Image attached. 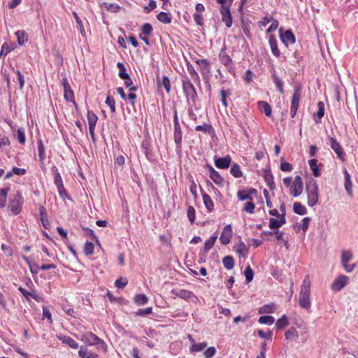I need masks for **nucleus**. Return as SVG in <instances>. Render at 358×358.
Masks as SVG:
<instances>
[{
    "instance_id": "1",
    "label": "nucleus",
    "mask_w": 358,
    "mask_h": 358,
    "mask_svg": "<svg viewBox=\"0 0 358 358\" xmlns=\"http://www.w3.org/2000/svg\"><path fill=\"white\" fill-rule=\"evenodd\" d=\"M310 280L308 275H306L301 286L299 295V304L301 308L309 310L311 307L310 301Z\"/></svg>"
},
{
    "instance_id": "2",
    "label": "nucleus",
    "mask_w": 358,
    "mask_h": 358,
    "mask_svg": "<svg viewBox=\"0 0 358 358\" xmlns=\"http://www.w3.org/2000/svg\"><path fill=\"white\" fill-rule=\"evenodd\" d=\"M306 191L308 196V205L310 207L315 206L318 203L319 186L317 181L310 178L306 183Z\"/></svg>"
},
{
    "instance_id": "3",
    "label": "nucleus",
    "mask_w": 358,
    "mask_h": 358,
    "mask_svg": "<svg viewBox=\"0 0 358 358\" xmlns=\"http://www.w3.org/2000/svg\"><path fill=\"white\" fill-rule=\"evenodd\" d=\"M182 90L187 99V103H192L195 106L198 95L194 85L188 77H184L182 80Z\"/></svg>"
},
{
    "instance_id": "4",
    "label": "nucleus",
    "mask_w": 358,
    "mask_h": 358,
    "mask_svg": "<svg viewBox=\"0 0 358 358\" xmlns=\"http://www.w3.org/2000/svg\"><path fill=\"white\" fill-rule=\"evenodd\" d=\"M82 341L88 345H99L100 348L103 351L107 350V345L106 343L96 334L88 332L85 334L82 337Z\"/></svg>"
},
{
    "instance_id": "5",
    "label": "nucleus",
    "mask_w": 358,
    "mask_h": 358,
    "mask_svg": "<svg viewBox=\"0 0 358 358\" xmlns=\"http://www.w3.org/2000/svg\"><path fill=\"white\" fill-rule=\"evenodd\" d=\"M301 96V87L295 85L291 101L290 116L294 118L296 114Z\"/></svg>"
},
{
    "instance_id": "6",
    "label": "nucleus",
    "mask_w": 358,
    "mask_h": 358,
    "mask_svg": "<svg viewBox=\"0 0 358 358\" xmlns=\"http://www.w3.org/2000/svg\"><path fill=\"white\" fill-rule=\"evenodd\" d=\"M22 203L23 198L20 193H17L10 199L8 208L11 211L13 215H17L20 214L22 210Z\"/></svg>"
},
{
    "instance_id": "7",
    "label": "nucleus",
    "mask_w": 358,
    "mask_h": 358,
    "mask_svg": "<svg viewBox=\"0 0 358 358\" xmlns=\"http://www.w3.org/2000/svg\"><path fill=\"white\" fill-rule=\"evenodd\" d=\"M352 259V253L350 250H344L341 252V264L348 273H351L355 268V264H349Z\"/></svg>"
},
{
    "instance_id": "8",
    "label": "nucleus",
    "mask_w": 358,
    "mask_h": 358,
    "mask_svg": "<svg viewBox=\"0 0 358 358\" xmlns=\"http://www.w3.org/2000/svg\"><path fill=\"white\" fill-rule=\"evenodd\" d=\"M329 145L331 146V149L336 152L338 159L342 161H344L345 153L340 145V143L331 136L328 137Z\"/></svg>"
},
{
    "instance_id": "9",
    "label": "nucleus",
    "mask_w": 358,
    "mask_h": 358,
    "mask_svg": "<svg viewBox=\"0 0 358 358\" xmlns=\"http://www.w3.org/2000/svg\"><path fill=\"white\" fill-rule=\"evenodd\" d=\"M171 292L175 296L186 301H191L192 302H196L198 301V298L194 293L187 289H173Z\"/></svg>"
},
{
    "instance_id": "10",
    "label": "nucleus",
    "mask_w": 358,
    "mask_h": 358,
    "mask_svg": "<svg viewBox=\"0 0 358 358\" xmlns=\"http://www.w3.org/2000/svg\"><path fill=\"white\" fill-rule=\"evenodd\" d=\"M62 85L63 86L64 99L67 101L72 102L76 104L73 91L72 90L66 78H62Z\"/></svg>"
},
{
    "instance_id": "11",
    "label": "nucleus",
    "mask_w": 358,
    "mask_h": 358,
    "mask_svg": "<svg viewBox=\"0 0 358 358\" xmlns=\"http://www.w3.org/2000/svg\"><path fill=\"white\" fill-rule=\"evenodd\" d=\"M291 194L294 197L299 196L303 191V182L301 176H296L290 188Z\"/></svg>"
},
{
    "instance_id": "12",
    "label": "nucleus",
    "mask_w": 358,
    "mask_h": 358,
    "mask_svg": "<svg viewBox=\"0 0 358 358\" xmlns=\"http://www.w3.org/2000/svg\"><path fill=\"white\" fill-rule=\"evenodd\" d=\"M233 231L231 224L226 225L222 231L220 241L222 245L228 244L232 238Z\"/></svg>"
},
{
    "instance_id": "13",
    "label": "nucleus",
    "mask_w": 358,
    "mask_h": 358,
    "mask_svg": "<svg viewBox=\"0 0 358 358\" xmlns=\"http://www.w3.org/2000/svg\"><path fill=\"white\" fill-rule=\"evenodd\" d=\"M348 280L349 278L348 276L340 275L334 280L331 289L335 292L340 291L348 284Z\"/></svg>"
},
{
    "instance_id": "14",
    "label": "nucleus",
    "mask_w": 358,
    "mask_h": 358,
    "mask_svg": "<svg viewBox=\"0 0 358 358\" xmlns=\"http://www.w3.org/2000/svg\"><path fill=\"white\" fill-rule=\"evenodd\" d=\"M231 162V158L229 155H227L224 157H214V163L217 168L220 169H227L229 167Z\"/></svg>"
},
{
    "instance_id": "15",
    "label": "nucleus",
    "mask_w": 358,
    "mask_h": 358,
    "mask_svg": "<svg viewBox=\"0 0 358 358\" xmlns=\"http://www.w3.org/2000/svg\"><path fill=\"white\" fill-rule=\"evenodd\" d=\"M220 13L222 15V20L225 23L227 27H231L232 25V17L229 8L224 5L221 6Z\"/></svg>"
},
{
    "instance_id": "16",
    "label": "nucleus",
    "mask_w": 358,
    "mask_h": 358,
    "mask_svg": "<svg viewBox=\"0 0 358 358\" xmlns=\"http://www.w3.org/2000/svg\"><path fill=\"white\" fill-rule=\"evenodd\" d=\"M57 338L62 341V343L67 345L73 349H78L79 347L78 343L70 336L61 334L57 335Z\"/></svg>"
},
{
    "instance_id": "17",
    "label": "nucleus",
    "mask_w": 358,
    "mask_h": 358,
    "mask_svg": "<svg viewBox=\"0 0 358 358\" xmlns=\"http://www.w3.org/2000/svg\"><path fill=\"white\" fill-rule=\"evenodd\" d=\"M280 39L287 47L289 44H294L296 41L295 36L291 30H287L283 34H281Z\"/></svg>"
},
{
    "instance_id": "18",
    "label": "nucleus",
    "mask_w": 358,
    "mask_h": 358,
    "mask_svg": "<svg viewBox=\"0 0 358 358\" xmlns=\"http://www.w3.org/2000/svg\"><path fill=\"white\" fill-rule=\"evenodd\" d=\"M209 176L210 179L217 185L223 186L224 179L221 175L215 171L213 167L209 166Z\"/></svg>"
},
{
    "instance_id": "19",
    "label": "nucleus",
    "mask_w": 358,
    "mask_h": 358,
    "mask_svg": "<svg viewBox=\"0 0 358 358\" xmlns=\"http://www.w3.org/2000/svg\"><path fill=\"white\" fill-rule=\"evenodd\" d=\"M174 141L176 144V148L178 150L181 149L182 146V131L180 124L177 126H174Z\"/></svg>"
},
{
    "instance_id": "20",
    "label": "nucleus",
    "mask_w": 358,
    "mask_h": 358,
    "mask_svg": "<svg viewBox=\"0 0 358 358\" xmlns=\"http://www.w3.org/2000/svg\"><path fill=\"white\" fill-rule=\"evenodd\" d=\"M196 63L200 67V71L203 76H205L210 71V63L208 59H196Z\"/></svg>"
},
{
    "instance_id": "21",
    "label": "nucleus",
    "mask_w": 358,
    "mask_h": 358,
    "mask_svg": "<svg viewBox=\"0 0 358 358\" xmlns=\"http://www.w3.org/2000/svg\"><path fill=\"white\" fill-rule=\"evenodd\" d=\"M18 290L25 297L27 301H29V296L37 302L41 301V297L35 291L29 292L22 287H19Z\"/></svg>"
},
{
    "instance_id": "22",
    "label": "nucleus",
    "mask_w": 358,
    "mask_h": 358,
    "mask_svg": "<svg viewBox=\"0 0 358 358\" xmlns=\"http://www.w3.org/2000/svg\"><path fill=\"white\" fill-rule=\"evenodd\" d=\"M279 219L275 218H270L269 220V228L271 229H278L280 227L286 223L285 217L282 216H280Z\"/></svg>"
},
{
    "instance_id": "23",
    "label": "nucleus",
    "mask_w": 358,
    "mask_h": 358,
    "mask_svg": "<svg viewBox=\"0 0 358 358\" xmlns=\"http://www.w3.org/2000/svg\"><path fill=\"white\" fill-rule=\"evenodd\" d=\"M268 43L273 55L278 57L280 55V51L278 48V42L274 36H270Z\"/></svg>"
},
{
    "instance_id": "24",
    "label": "nucleus",
    "mask_w": 358,
    "mask_h": 358,
    "mask_svg": "<svg viewBox=\"0 0 358 358\" xmlns=\"http://www.w3.org/2000/svg\"><path fill=\"white\" fill-rule=\"evenodd\" d=\"M343 174H344V177H345V182H344L345 189L348 194L351 196L352 194V181L350 180V176L349 173L348 172V171L346 170V169H344Z\"/></svg>"
},
{
    "instance_id": "25",
    "label": "nucleus",
    "mask_w": 358,
    "mask_h": 358,
    "mask_svg": "<svg viewBox=\"0 0 358 358\" xmlns=\"http://www.w3.org/2000/svg\"><path fill=\"white\" fill-rule=\"evenodd\" d=\"M217 238V234H213L208 240L204 243L203 251L205 254L208 253L209 250L213 247Z\"/></svg>"
},
{
    "instance_id": "26",
    "label": "nucleus",
    "mask_w": 358,
    "mask_h": 358,
    "mask_svg": "<svg viewBox=\"0 0 358 358\" xmlns=\"http://www.w3.org/2000/svg\"><path fill=\"white\" fill-rule=\"evenodd\" d=\"M78 356L80 358H99L97 354L88 350L86 348L80 347L78 351Z\"/></svg>"
},
{
    "instance_id": "27",
    "label": "nucleus",
    "mask_w": 358,
    "mask_h": 358,
    "mask_svg": "<svg viewBox=\"0 0 358 358\" xmlns=\"http://www.w3.org/2000/svg\"><path fill=\"white\" fill-rule=\"evenodd\" d=\"M272 78L273 83L280 94L284 93V82L283 80L276 74L275 71L272 73Z\"/></svg>"
},
{
    "instance_id": "28",
    "label": "nucleus",
    "mask_w": 358,
    "mask_h": 358,
    "mask_svg": "<svg viewBox=\"0 0 358 358\" xmlns=\"http://www.w3.org/2000/svg\"><path fill=\"white\" fill-rule=\"evenodd\" d=\"M158 87H164L167 93H169L171 89L170 80L166 76H163L162 78H158Z\"/></svg>"
},
{
    "instance_id": "29",
    "label": "nucleus",
    "mask_w": 358,
    "mask_h": 358,
    "mask_svg": "<svg viewBox=\"0 0 358 358\" xmlns=\"http://www.w3.org/2000/svg\"><path fill=\"white\" fill-rule=\"evenodd\" d=\"M142 149L146 158L150 162L154 161L153 154L150 149V143L148 141H143Z\"/></svg>"
},
{
    "instance_id": "30",
    "label": "nucleus",
    "mask_w": 358,
    "mask_h": 358,
    "mask_svg": "<svg viewBox=\"0 0 358 358\" xmlns=\"http://www.w3.org/2000/svg\"><path fill=\"white\" fill-rule=\"evenodd\" d=\"M308 164L311 171H313V176L315 177H319L321 175V171L317 166V160L315 159H312L308 161Z\"/></svg>"
},
{
    "instance_id": "31",
    "label": "nucleus",
    "mask_w": 358,
    "mask_h": 358,
    "mask_svg": "<svg viewBox=\"0 0 358 358\" xmlns=\"http://www.w3.org/2000/svg\"><path fill=\"white\" fill-rule=\"evenodd\" d=\"M276 310V305L275 303L266 304L259 309V314L273 313Z\"/></svg>"
},
{
    "instance_id": "32",
    "label": "nucleus",
    "mask_w": 358,
    "mask_h": 358,
    "mask_svg": "<svg viewBox=\"0 0 358 358\" xmlns=\"http://www.w3.org/2000/svg\"><path fill=\"white\" fill-rule=\"evenodd\" d=\"M203 202L208 210V212H212L214 209V203L210 196L207 194H203L202 195Z\"/></svg>"
},
{
    "instance_id": "33",
    "label": "nucleus",
    "mask_w": 358,
    "mask_h": 358,
    "mask_svg": "<svg viewBox=\"0 0 358 358\" xmlns=\"http://www.w3.org/2000/svg\"><path fill=\"white\" fill-rule=\"evenodd\" d=\"M258 105L262 112L264 113L265 115L270 117L272 113L271 106L264 101H260L258 102Z\"/></svg>"
},
{
    "instance_id": "34",
    "label": "nucleus",
    "mask_w": 358,
    "mask_h": 358,
    "mask_svg": "<svg viewBox=\"0 0 358 358\" xmlns=\"http://www.w3.org/2000/svg\"><path fill=\"white\" fill-rule=\"evenodd\" d=\"M37 148H38L39 161L41 162H43L46 156H45V147H44V145H43L41 139H38L37 141Z\"/></svg>"
},
{
    "instance_id": "35",
    "label": "nucleus",
    "mask_w": 358,
    "mask_h": 358,
    "mask_svg": "<svg viewBox=\"0 0 358 358\" xmlns=\"http://www.w3.org/2000/svg\"><path fill=\"white\" fill-rule=\"evenodd\" d=\"M195 130L197 131H203L206 134H211L214 133V129L212 125L204 123L202 125H197L195 127Z\"/></svg>"
},
{
    "instance_id": "36",
    "label": "nucleus",
    "mask_w": 358,
    "mask_h": 358,
    "mask_svg": "<svg viewBox=\"0 0 358 358\" xmlns=\"http://www.w3.org/2000/svg\"><path fill=\"white\" fill-rule=\"evenodd\" d=\"M188 104V115L189 118L194 121H196L197 119L196 115L194 113V110H197L200 109V106L195 103V106L192 105V103H189Z\"/></svg>"
},
{
    "instance_id": "37",
    "label": "nucleus",
    "mask_w": 358,
    "mask_h": 358,
    "mask_svg": "<svg viewBox=\"0 0 358 358\" xmlns=\"http://www.w3.org/2000/svg\"><path fill=\"white\" fill-rule=\"evenodd\" d=\"M157 19L164 24H170L172 21L171 15L165 12H160L157 15Z\"/></svg>"
},
{
    "instance_id": "38",
    "label": "nucleus",
    "mask_w": 358,
    "mask_h": 358,
    "mask_svg": "<svg viewBox=\"0 0 358 358\" xmlns=\"http://www.w3.org/2000/svg\"><path fill=\"white\" fill-rule=\"evenodd\" d=\"M293 210L296 214L304 215L307 213L306 208L300 202H294L293 205Z\"/></svg>"
},
{
    "instance_id": "39",
    "label": "nucleus",
    "mask_w": 358,
    "mask_h": 358,
    "mask_svg": "<svg viewBox=\"0 0 358 358\" xmlns=\"http://www.w3.org/2000/svg\"><path fill=\"white\" fill-rule=\"evenodd\" d=\"M52 171L54 173V182L55 185L57 186V187L60 186L61 188L62 185H64L63 180L60 173L58 171L57 168L56 166H53L52 168Z\"/></svg>"
},
{
    "instance_id": "40",
    "label": "nucleus",
    "mask_w": 358,
    "mask_h": 358,
    "mask_svg": "<svg viewBox=\"0 0 358 358\" xmlns=\"http://www.w3.org/2000/svg\"><path fill=\"white\" fill-rule=\"evenodd\" d=\"M8 192V187L0 189V208H3L6 206Z\"/></svg>"
},
{
    "instance_id": "41",
    "label": "nucleus",
    "mask_w": 358,
    "mask_h": 358,
    "mask_svg": "<svg viewBox=\"0 0 358 358\" xmlns=\"http://www.w3.org/2000/svg\"><path fill=\"white\" fill-rule=\"evenodd\" d=\"M15 36L20 45H24L28 41V35L24 30L16 31Z\"/></svg>"
},
{
    "instance_id": "42",
    "label": "nucleus",
    "mask_w": 358,
    "mask_h": 358,
    "mask_svg": "<svg viewBox=\"0 0 358 358\" xmlns=\"http://www.w3.org/2000/svg\"><path fill=\"white\" fill-rule=\"evenodd\" d=\"M219 58L221 63L225 66L229 65L232 63V59L229 55H228L224 50H222Z\"/></svg>"
},
{
    "instance_id": "43",
    "label": "nucleus",
    "mask_w": 358,
    "mask_h": 358,
    "mask_svg": "<svg viewBox=\"0 0 358 358\" xmlns=\"http://www.w3.org/2000/svg\"><path fill=\"white\" fill-rule=\"evenodd\" d=\"M264 180L266 185L268 186L270 189H273L275 187L274 178L270 171H266L264 175Z\"/></svg>"
},
{
    "instance_id": "44",
    "label": "nucleus",
    "mask_w": 358,
    "mask_h": 358,
    "mask_svg": "<svg viewBox=\"0 0 358 358\" xmlns=\"http://www.w3.org/2000/svg\"><path fill=\"white\" fill-rule=\"evenodd\" d=\"M220 94L221 96V102H222V105L225 108H227L228 106L227 97L229 96L231 94V90L221 89L220 91Z\"/></svg>"
},
{
    "instance_id": "45",
    "label": "nucleus",
    "mask_w": 358,
    "mask_h": 358,
    "mask_svg": "<svg viewBox=\"0 0 358 358\" xmlns=\"http://www.w3.org/2000/svg\"><path fill=\"white\" fill-rule=\"evenodd\" d=\"M222 263L224 266L227 270H231L234 267V260L231 256H226L222 259Z\"/></svg>"
},
{
    "instance_id": "46",
    "label": "nucleus",
    "mask_w": 358,
    "mask_h": 358,
    "mask_svg": "<svg viewBox=\"0 0 358 358\" xmlns=\"http://www.w3.org/2000/svg\"><path fill=\"white\" fill-rule=\"evenodd\" d=\"M134 302L138 306L145 305L148 303V298L143 294H138L135 296Z\"/></svg>"
},
{
    "instance_id": "47",
    "label": "nucleus",
    "mask_w": 358,
    "mask_h": 358,
    "mask_svg": "<svg viewBox=\"0 0 358 358\" xmlns=\"http://www.w3.org/2000/svg\"><path fill=\"white\" fill-rule=\"evenodd\" d=\"M230 173L234 178H241L243 176L241 166L236 163L231 166Z\"/></svg>"
},
{
    "instance_id": "48",
    "label": "nucleus",
    "mask_w": 358,
    "mask_h": 358,
    "mask_svg": "<svg viewBox=\"0 0 358 358\" xmlns=\"http://www.w3.org/2000/svg\"><path fill=\"white\" fill-rule=\"evenodd\" d=\"M285 336L287 340H295L299 337L297 331L294 328H290L285 333Z\"/></svg>"
},
{
    "instance_id": "49",
    "label": "nucleus",
    "mask_w": 358,
    "mask_h": 358,
    "mask_svg": "<svg viewBox=\"0 0 358 358\" xmlns=\"http://www.w3.org/2000/svg\"><path fill=\"white\" fill-rule=\"evenodd\" d=\"M97 120L98 117L92 110L87 111V121L89 127H96Z\"/></svg>"
},
{
    "instance_id": "50",
    "label": "nucleus",
    "mask_w": 358,
    "mask_h": 358,
    "mask_svg": "<svg viewBox=\"0 0 358 358\" xmlns=\"http://www.w3.org/2000/svg\"><path fill=\"white\" fill-rule=\"evenodd\" d=\"M316 117L318 118V120H315L316 122H319L320 120L324 115V103L322 101H319L317 103V111L315 114Z\"/></svg>"
},
{
    "instance_id": "51",
    "label": "nucleus",
    "mask_w": 358,
    "mask_h": 358,
    "mask_svg": "<svg viewBox=\"0 0 358 358\" xmlns=\"http://www.w3.org/2000/svg\"><path fill=\"white\" fill-rule=\"evenodd\" d=\"M207 346L206 342H202L199 343H194L189 348V350L191 352H201Z\"/></svg>"
},
{
    "instance_id": "52",
    "label": "nucleus",
    "mask_w": 358,
    "mask_h": 358,
    "mask_svg": "<svg viewBox=\"0 0 358 358\" xmlns=\"http://www.w3.org/2000/svg\"><path fill=\"white\" fill-rule=\"evenodd\" d=\"M288 325V317L286 315H282L280 318H279L275 323L276 328L278 329H282L286 326Z\"/></svg>"
},
{
    "instance_id": "53",
    "label": "nucleus",
    "mask_w": 358,
    "mask_h": 358,
    "mask_svg": "<svg viewBox=\"0 0 358 358\" xmlns=\"http://www.w3.org/2000/svg\"><path fill=\"white\" fill-rule=\"evenodd\" d=\"M73 15L76 21L78 28L80 32V34L83 35V36H85V31L84 28V25L83 24V22L80 17L78 16V13L76 12H73Z\"/></svg>"
},
{
    "instance_id": "54",
    "label": "nucleus",
    "mask_w": 358,
    "mask_h": 358,
    "mask_svg": "<svg viewBox=\"0 0 358 358\" xmlns=\"http://www.w3.org/2000/svg\"><path fill=\"white\" fill-rule=\"evenodd\" d=\"M103 6L108 11L113 12V13H117L120 9L121 7L118 4L116 3H109L107 2H104L103 3Z\"/></svg>"
},
{
    "instance_id": "55",
    "label": "nucleus",
    "mask_w": 358,
    "mask_h": 358,
    "mask_svg": "<svg viewBox=\"0 0 358 358\" xmlns=\"http://www.w3.org/2000/svg\"><path fill=\"white\" fill-rule=\"evenodd\" d=\"M258 321L260 324L271 325L272 324H273L275 319L273 316L264 315V316H261L259 318Z\"/></svg>"
},
{
    "instance_id": "56",
    "label": "nucleus",
    "mask_w": 358,
    "mask_h": 358,
    "mask_svg": "<svg viewBox=\"0 0 358 358\" xmlns=\"http://www.w3.org/2000/svg\"><path fill=\"white\" fill-rule=\"evenodd\" d=\"M94 245L92 242L87 241L84 245V252L86 255L90 256L94 253Z\"/></svg>"
},
{
    "instance_id": "57",
    "label": "nucleus",
    "mask_w": 358,
    "mask_h": 358,
    "mask_svg": "<svg viewBox=\"0 0 358 358\" xmlns=\"http://www.w3.org/2000/svg\"><path fill=\"white\" fill-rule=\"evenodd\" d=\"M236 253L240 256L243 257H245L246 255L248 254V249L246 245L244 243L239 244L236 249Z\"/></svg>"
},
{
    "instance_id": "58",
    "label": "nucleus",
    "mask_w": 358,
    "mask_h": 358,
    "mask_svg": "<svg viewBox=\"0 0 358 358\" xmlns=\"http://www.w3.org/2000/svg\"><path fill=\"white\" fill-rule=\"evenodd\" d=\"M152 312V308L151 307H148L145 308H140L138 309L135 315L136 316H147L150 314H151Z\"/></svg>"
},
{
    "instance_id": "59",
    "label": "nucleus",
    "mask_w": 358,
    "mask_h": 358,
    "mask_svg": "<svg viewBox=\"0 0 358 358\" xmlns=\"http://www.w3.org/2000/svg\"><path fill=\"white\" fill-rule=\"evenodd\" d=\"M122 80H124V86L128 88L130 92L136 91L137 87L133 85V81L129 76H128V78H123Z\"/></svg>"
},
{
    "instance_id": "60",
    "label": "nucleus",
    "mask_w": 358,
    "mask_h": 358,
    "mask_svg": "<svg viewBox=\"0 0 358 358\" xmlns=\"http://www.w3.org/2000/svg\"><path fill=\"white\" fill-rule=\"evenodd\" d=\"M246 282H250L253 279L254 273L250 266H248L244 271Z\"/></svg>"
},
{
    "instance_id": "61",
    "label": "nucleus",
    "mask_w": 358,
    "mask_h": 358,
    "mask_svg": "<svg viewBox=\"0 0 358 358\" xmlns=\"http://www.w3.org/2000/svg\"><path fill=\"white\" fill-rule=\"evenodd\" d=\"M17 134L18 142L20 144L24 145L25 143V141H26L25 133H24V129L19 128L17 131Z\"/></svg>"
},
{
    "instance_id": "62",
    "label": "nucleus",
    "mask_w": 358,
    "mask_h": 358,
    "mask_svg": "<svg viewBox=\"0 0 358 358\" xmlns=\"http://www.w3.org/2000/svg\"><path fill=\"white\" fill-rule=\"evenodd\" d=\"M254 73L250 69H248L243 76V79L246 84H250L252 80Z\"/></svg>"
},
{
    "instance_id": "63",
    "label": "nucleus",
    "mask_w": 358,
    "mask_h": 358,
    "mask_svg": "<svg viewBox=\"0 0 358 358\" xmlns=\"http://www.w3.org/2000/svg\"><path fill=\"white\" fill-rule=\"evenodd\" d=\"M152 26L149 23L144 24L141 27V33L145 36H149L152 31Z\"/></svg>"
},
{
    "instance_id": "64",
    "label": "nucleus",
    "mask_w": 358,
    "mask_h": 358,
    "mask_svg": "<svg viewBox=\"0 0 358 358\" xmlns=\"http://www.w3.org/2000/svg\"><path fill=\"white\" fill-rule=\"evenodd\" d=\"M63 310L65 312L66 314L68 315L76 318L77 317V312L71 306H64L62 307Z\"/></svg>"
}]
</instances>
